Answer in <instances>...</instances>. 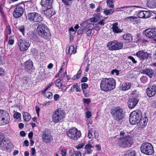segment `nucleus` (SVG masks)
<instances>
[{
    "label": "nucleus",
    "instance_id": "nucleus-61",
    "mask_svg": "<svg viewBox=\"0 0 156 156\" xmlns=\"http://www.w3.org/2000/svg\"><path fill=\"white\" fill-rule=\"evenodd\" d=\"M5 72L4 69L0 67V76H3L5 74Z\"/></svg>",
    "mask_w": 156,
    "mask_h": 156
},
{
    "label": "nucleus",
    "instance_id": "nucleus-45",
    "mask_svg": "<svg viewBox=\"0 0 156 156\" xmlns=\"http://www.w3.org/2000/svg\"><path fill=\"white\" fill-rule=\"evenodd\" d=\"M81 73V70L80 69L78 71L77 74L74 76L73 78V79L74 80L78 79L80 77Z\"/></svg>",
    "mask_w": 156,
    "mask_h": 156
},
{
    "label": "nucleus",
    "instance_id": "nucleus-51",
    "mask_svg": "<svg viewBox=\"0 0 156 156\" xmlns=\"http://www.w3.org/2000/svg\"><path fill=\"white\" fill-rule=\"evenodd\" d=\"M141 82L143 83H145L147 81V78L146 76H142L140 78Z\"/></svg>",
    "mask_w": 156,
    "mask_h": 156
},
{
    "label": "nucleus",
    "instance_id": "nucleus-54",
    "mask_svg": "<svg viewBox=\"0 0 156 156\" xmlns=\"http://www.w3.org/2000/svg\"><path fill=\"white\" fill-rule=\"evenodd\" d=\"M4 138V135L2 133H0V146L2 144V142L3 141V139Z\"/></svg>",
    "mask_w": 156,
    "mask_h": 156
},
{
    "label": "nucleus",
    "instance_id": "nucleus-5",
    "mask_svg": "<svg viewBox=\"0 0 156 156\" xmlns=\"http://www.w3.org/2000/svg\"><path fill=\"white\" fill-rule=\"evenodd\" d=\"M27 20L31 22H39L42 21L43 18L41 14L35 12L28 13L26 16Z\"/></svg>",
    "mask_w": 156,
    "mask_h": 156
},
{
    "label": "nucleus",
    "instance_id": "nucleus-18",
    "mask_svg": "<svg viewBox=\"0 0 156 156\" xmlns=\"http://www.w3.org/2000/svg\"><path fill=\"white\" fill-rule=\"evenodd\" d=\"M136 55L140 59L144 60L147 58L149 54L146 52L140 50L136 53Z\"/></svg>",
    "mask_w": 156,
    "mask_h": 156
},
{
    "label": "nucleus",
    "instance_id": "nucleus-3",
    "mask_svg": "<svg viewBox=\"0 0 156 156\" xmlns=\"http://www.w3.org/2000/svg\"><path fill=\"white\" fill-rule=\"evenodd\" d=\"M65 117L64 112L60 108L55 110L51 115L52 121L55 123H58L62 121Z\"/></svg>",
    "mask_w": 156,
    "mask_h": 156
},
{
    "label": "nucleus",
    "instance_id": "nucleus-33",
    "mask_svg": "<svg viewBox=\"0 0 156 156\" xmlns=\"http://www.w3.org/2000/svg\"><path fill=\"white\" fill-rule=\"evenodd\" d=\"M148 121V119L147 118H144L142 119H140L139 123L140 124V126L141 127H143L144 126H146L147 124Z\"/></svg>",
    "mask_w": 156,
    "mask_h": 156
},
{
    "label": "nucleus",
    "instance_id": "nucleus-53",
    "mask_svg": "<svg viewBox=\"0 0 156 156\" xmlns=\"http://www.w3.org/2000/svg\"><path fill=\"white\" fill-rule=\"evenodd\" d=\"M89 20H90L91 22L96 23L98 20V19L96 17H94L90 19Z\"/></svg>",
    "mask_w": 156,
    "mask_h": 156
},
{
    "label": "nucleus",
    "instance_id": "nucleus-59",
    "mask_svg": "<svg viewBox=\"0 0 156 156\" xmlns=\"http://www.w3.org/2000/svg\"><path fill=\"white\" fill-rule=\"evenodd\" d=\"M66 151L65 149L61 150L60 152V154L62 155V156H66Z\"/></svg>",
    "mask_w": 156,
    "mask_h": 156
},
{
    "label": "nucleus",
    "instance_id": "nucleus-32",
    "mask_svg": "<svg viewBox=\"0 0 156 156\" xmlns=\"http://www.w3.org/2000/svg\"><path fill=\"white\" fill-rule=\"evenodd\" d=\"M66 51L67 53L71 55L72 54H74L76 52V49L73 46L71 45L69 47Z\"/></svg>",
    "mask_w": 156,
    "mask_h": 156
},
{
    "label": "nucleus",
    "instance_id": "nucleus-50",
    "mask_svg": "<svg viewBox=\"0 0 156 156\" xmlns=\"http://www.w3.org/2000/svg\"><path fill=\"white\" fill-rule=\"evenodd\" d=\"M74 87L76 88V91L77 92H80L81 90L80 88V86H78L77 84H74Z\"/></svg>",
    "mask_w": 156,
    "mask_h": 156
},
{
    "label": "nucleus",
    "instance_id": "nucleus-35",
    "mask_svg": "<svg viewBox=\"0 0 156 156\" xmlns=\"http://www.w3.org/2000/svg\"><path fill=\"white\" fill-rule=\"evenodd\" d=\"M63 79L62 77H60L56 81L55 85L59 89L61 88L63 85L61 83V80Z\"/></svg>",
    "mask_w": 156,
    "mask_h": 156
},
{
    "label": "nucleus",
    "instance_id": "nucleus-27",
    "mask_svg": "<svg viewBox=\"0 0 156 156\" xmlns=\"http://www.w3.org/2000/svg\"><path fill=\"white\" fill-rule=\"evenodd\" d=\"M129 121L130 123L132 125H135L139 123L140 120L136 118V117L132 115L130 113L129 115Z\"/></svg>",
    "mask_w": 156,
    "mask_h": 156
},
{
    "label": "nucleus",
    "instance_id": "nucleus-55",
    "mask_svg": "<svg viewBox=\"0 0 156 156\" xmlns=\"http://www.w3.org/2000/svg\"><path fill=\"white\" fill-rule=\"evenodd\" d=\"M27 78L25 76L23 78L22 80V82L23 84H26L27 83Z\"/></svg>",
    "mask_w": 156,
    "mask_h": 156
},
{
    "label": "nucleus",
    "instance_id": "nucleus-2",
    "mask_svg": "<svg viewBox=\"0 0 156 156\" xmlns=\"http://www.w3.org/2000/svg\"><path fill=\"white\" fill-rule=\"evenodd\" d=\"M115 81L113 78H103L100 83V88L103 91H110L115 88Z\"/></svg>",
    "mask_w": 156,
    "mask_h": 156
},
{
    "label": "nucleus",
    "instance_id": "nucleus-58",
    "mask_svg": "<svg viewBox=\"0 0 156 156\" xmlns=\"http://www.w3.org/2000/svg\"><path fill=\"white\" fill-rule=\"evenodd\" d=\"M87 30L86 35L87 36H90L91 34L92 29L90 28Z\"/></svg>",
    "mask_w": 156,
    "mask_h": 156
},
{
    "label": "nucleus",
    "instance_id": "nucleus-26",
    "mask_svg": "<svg viewBox=\"0 0 156 156\" xmlns=\"http://www.w3.org/2000/svg\"><path fill=\"white\" fill-rule=\"evenodd\" d=\"M92 25L93 23H89L88 20L84 21L80 24V26L83 27L84 30H86L90 28Z\"/></svg>",
    "mask_w": 156,
    "mask_h": 156
},
{
    "label": "nucleus",
    "instance_id": "nucleus-57",
    "mask_svg": "<svg viewBox=\"0 0 156 156\" xmlns=\"http://www.w3.org/2000/svg\"><path fill=\"white\" fill-rule=\"evenodd\" d=\"M71 156H81V154L80 151H78L72 154Z\"/></svg>",
    "mask_w": 156,
    "mask_h": 156
},
{
    "label": "nucleus",
    "instance_id": "nucleus-13",
    "mask_svg": "<svg viewBox=\"0 0 156 156\" xmlns=\"http://www.w3.org/2000/svg\"><path fill=\"white\" fill-rule=\"evenodd\" d=\"M42 9V14L44 15L47 18H49L55 14V12L52 9V7L51 8H44Z\"/></svg>",
    "mask_w": 156,
    "mask_h": 156
},
{
    "label": "nucleus",
    "instance_id": "nucleus-25",
    "mask_svg": "<svg viewBox=\"0 0 156 156\" xmlns=\"http://www.w3.org/2000/svg\"><path fill=\"white\" fill-rule=\"evenodd\" d=\"M112 29L115 33L119 34L122 32V30L120 29L118 27V23H114L112 25Z\"/></svg>",
    "mask_w": 156,
    "mask_h": 156
},
{
    "label": "nucleus",
    "instance_id": "nucleus-52",
    "mask_svg": "<svg viewBox=\"0 0 156 156\" xmlns=\"http://www.w3.org/2000/svg\"><path fill=\"white\" fill-rule=\"evenodd\" d=\"M92 25H93V29L95 30H99L100 29L99 27L98 26V24H93Z\"/></svg>",
    "mask_w": 156,
    "mask_h": 156
},
{
    "label": "nucleus",
    "instance_id": "nucleus-19",
    "mask_svg": "<svg viewBox=\"0 0 156 156\" xmlns=\"http://www.w3.org/2000/svg\"><path fill=\"white\" fill-rule=\"evenodd\" d=\"M53 0H41V5L42 8H51Z\"/></svg>",
    "mask_w": 156,
    "mask_h": 156
},
{
    "label": "nucleus",
    "instance_id": "nucleus-34",
    "mask_svg": "<svg viewBox=\"0 0 156 156\" xmlns=\"http://www.w3.org/2000/svg\"><path fill=\"white\" fill-rule=\"evenodd\" d=\"M23 116L24 120L26 122H28L31 118L30 115L27 112H24Z\"/></svg>",
    "mask_w": 156,
    "mask_h": 156
},
{
    "label": "nucleus",
    "instance_id": "nucleus-15",
    "mask_svg": "<svg viewBox=\"0 0 156 156\" xmlns=\"http://www.w3.org/2000/svg\"><path fill=\"white\" fill-rule=\"evenodd\" d=\"M41 137L43 141L46 143L50 142L53 139L51 133L48 132H43Z\"/></svg>",
    "mask_w": 156,
    "mask_h": 156
},
{
    "label": "nucleus",
    "instance_id": "nucleus-29",
    "mask_svg": "<svg viewBox=\"0 0 156 156\" xmlns=\"http://www.w3.org/2000/svg\"><path fill=\"white\" fill-rule=\"evenodd\" d=\"M85 151L84 155L86 154L91 153L93 151V147L91 144H87L84 147Z\"/></svg>",
    "mask_w": 156,
    "mask_h": 156
},
{
    "label": "nucleus",
    "instance_id": "nucleus-1",
    "mask_svg": "<svg viewBox=\"0 0 156 156\" xmlns=\"http://www.w3.org/2000/svg\"><path fill=\"white\" fill-rule=\"evenodd\" d=\"M120 136L118 139L117 144L120 147H130L133 143V138L127 136L123 131H121Z\"/></svg>",
    "mask_w": 156,
    "mask_h": 156
},
{
    "label": "nucleus",
    "instance_id": "nucleus-39",
    "mask_svg": "<svg viewBox=\"0 0 156 156\" xmlns=\"http://www.w3.org/2000/svg\"><path fill=\"white\" fill-rule=\"evenodd\" d=\"M124 156H136V153L135 151H128L125 154Z\"/></svg>",
    "mask_w": 156,
    "mask_h": 156
},
{
    "label": "nucleus",
    "instance_id": "nucleus-7",
    "mask_svg": "<svg viewBox=\"0 0 156 156\" xmlns=\"http://www.w3.org/2000/svg\"><path fill=\"white\" fill-rule=\"evenodd\" d=\"M111 113L114 119L118 121L122 119L124 116L122 109L119 108L113 109Z\"/></svg>",
    "mask_w": 156,
    "mask_h": 156
},
{
    "label": "nucleus",
    "instance_id": "nucleus-12",
    "mask_svg": "<svg viewBox=\"0 0 156 156\" xmlns=\"http://www.w3.org/2000/svg\"><path fill=\"white\" fill-rule=\"evenodd\" d=\"M143 34L148 38H153L156 36V27L147 29L144 31Z\"/></svg>",
    "mask_w": 156,
    "mask_h": 156
},
{
    "label": "nucleus",
    "instance_id": "nucleus-38",
    "mask_svg": "<svg viewBox=\"0 0 156 156\" xmlns=\"http://www.w3.org/2000/svg\"><path fill=\"white\" fill-rule=\"evenodd\" d=\"M115 2L114 0H108L107 1V4L109 8H113L114 6V3Z\"/></svg>",
    "mask_w": 156,
    "mask_h": 156
},
{
    "label": "nucleus",
    "instance_id": "nucleus-48",
    "mask_svg": "<svg viewBox=\"0 0 156 156\" xmlns=\"http://www.w3.org/2000/svg\"><path fill=\"white\" fill-rule=\"evenodd\" d=\"M155 0H147V4L151 5L152 7H154V4Z\"/></svg>",
    "mask_w": 156,
    "mask_h": 156
},
{
    "label": "nucleus",
    "instance_id": "nucleus-63",
    "mask_svg": "<svg viewBox=\"0 0 156 156\" xmlns=\"http://www.w3.org/2000/svg\"><path fill=\"white\" fill-rule=\"evenodd\" d=\"M128 58L131 60L133 63L135 64L137 63V61L132 56H129L128 57Z\"/></svg>",
    "mask_w": 156,
    "mask_h": 156
},
{
    "label": "nucleus",
    "instance_id": "nucleus-30",
    "mask_svg": "<svg viewBox=\"0 0 156 156\" xmlns=\"http://www.w3.org/2000/svg\"><path fill=\"white\" fill-rule=\"evenodd\" d=\"M142 73L146 74L150 77L151 78L153 76L154 72L152 69L147 68L143 70L142 71Z\"/></svg>",
    "mask_w": 156,
    "mask_h": 156
},
{
    "label": "nucleus",
    "instance_id": "nucleus-22",
    "mask_svg": "<svg viewBox=\"0 0 156 156\" xmlns=\"http://www.w3.org/2000/svg\"><path fill=\"white\" fill-rule=\"evenodd\" d=\"M24 66L25 70L30 72L33 68V63L31 61L28 60L25 63Z\"/></svg>",
    "mask_w": 156,
    "mask_h": 156
},
{
    "label": "nucleus",
    "instance_id": "nucleus-4",
    "mask_svg": "<svg viewBox=\"0 0 156 156\" xmlns=\"http://www.w3.org/2000/svg\"><path fill=\"white\" fill-rule=\"evenodd\" d=\"M37 31L39 35L44 38H47L50 35V33L48 27L44 24L38 25Z\"/></svg>",
    "mask_w": 156,
    "mask_h": 156
},
{
    "label": "nucleus",
    "instance_id": "nucleus-6",
    "mask_svg": "<svg viewBox=\"0 0 156 156\" xmlns=\"http://www.w3.org/2000/svg\"><path fill=\"white\" fill-rule=\"evenodd\" d=\"M140 149L142 153L147 155H151L154 152L153 146L149 143H145L142 144Z\"/></svg>",
    "mask_w": 156,
    "mask_h": 156
},
{
    "label": "nucleus",
    "instance_id": "nucleus-14",
    "mask_svg": "<svg viewBox=\"0 0 156 156\" xmlns=\"http://www.w3.org/2000/svg\"><path fill=\"white\" fill-rule=\"evenodd\" d=\"M146 92L149 97H152L156 93V85H153L149 86L146 89Z\"/></svg>",
    "mask_w": 156,
    "mask_h": 156
},
{
    "label": "nucleus",
    "instance_id": "nucleus-16",
    "mask_svg": "<svg viewBox=\"0 0 156 156\" xmlns=\"http://www.w3.org/2000/svg\"><path fill=\"white\" fill-rule=\"evenodd\" d=\"M1 145L3 150L5 151L10 150L13 148L12 144L9 141L5 140H4Z\"/></svg>",
    "mask_w": 156,
    "mask_h": 156
},
{
    "label": "nucleus",
    "instance_id": "nucleus-44",
    "mask_svg": "<svg viewBox=\"0 0 156 156\" xmlns=\"http://www.w3.org/2000/svg\"><path fill=\"white\" fill-rule=\"evenodd\" d=\"M28 6L30 8L31 10H34L36 8V7L35 6L34 4L31 2H30L27 3Z\"/></svg>",
    "mask_w": 156,
    "mask_h": 156
},
{
    "label": "nucleus",
    "instance_id": "nucleus-60",
    "mask_svg": "<svg viewBox=\"0 0 156 156\" xmlns=\"http://www.w3.org/2000/svg\"><path fill=\"white\" fill-rule=\"evenodd\" d=\"M88 137L89 139H91L93 137V135L92 134V131L91 130H89L88 132V134L87 136Z\"/></svg>",
    "mask_w": 156,
    "mask_h": 156
},
{
    "label": "nucleus",
    "instance_id": "nucleus-11",
    "mask_svg": "<svg viewBox=\"0 0 156 156\" xmlns=\"http://www.w3.org/2000/svg\"><path fill=\"white\" fill-rule=\"evenodd\" d=\"M18 44L20 50L23 51L28 49L30 46V42L28 40L21 39L18 41Z\"/></svg>",
    "mask_w": 156,
    "mask_h": 156
},
{
    "label": "nucleus",
    "instance_id": "nucleus-64",
    "mask_svg": "<svg viewBox=\"0 0 156 156\" xmlns=\"http://www.w3.org/2000/svg\"><path fill=\"white\" fill-rule=\"evenodd\" d=\"M84 146V144L83 143H82L78 144L76 146V147L78 149H79L82 148Z\"/></svg>",
    "mask_w": 156,
    "mask_h": 156
},
{
    "label": "nucleus",
    "instance_id": "nucleus-37",
    "mask_svg": "<svg viewBox=\"0 0 156 156\" xmlns=\"http://www.w3.org/2000/svg\"><path fill=\"white\" fill-rule=\"evenodd\" d=\"M44 95V96L48 99H51L52 98L53 94L51 92H45L42 93Z\"/></svg>",
    "mask_w": 156,
    "mask_h": 156
},
{
    "label": "nucleus",
    "instance_id": "nucleus-40",
    "mask_svg": "<svg viewBox=\"0 0 156 156\" xmlns=\"http://www.w3.org/2000/svg\"><path fill=\"white\" fill-rule=\"evenodd\" d=\"M53 85V83H51L48 84L47 86H46L44 89L42 90L41 92L42 93H44L46 92L47 90H49L50 89L51 87Z\"/></svg>",
    "mask_w": 156,
    "mask_h": 156
},
{
    "label": "nucleus",
    "instance_id": "nucleus-47",
    "mask_svg": "<svg viewBox=\"0 0 156 156\" xmlns=\"http://www.w3.org/2000/svg\"><path fill=\"white\" fill-rule=\"evenodd\" d=\"M65 5L69 6L71 4V0H62Z\"/></svg>",
    "mask_w": 156,
    "mask_h": 156
},
{
    "label": "nucleus",
    "instance_id": "nucleus-9",
    "mask_svg": "<svg viewBox=\"0 0 156 156\" xmlns=\"http://www.w3.org/2000/svg\"><path fill=\"white\" fill-rule=\"evenodd\" d=\"M107 46L110 50H115L121 49L123 44L122 42L114 41L109 42L107 44Z\"/></svg>",
    "mask_w": 156,
    "mask_h": 156
},
{
    "label": "nucleus",
    "instance_id": "nucleus-56",
    "mask_svg": "<svg viewBox=\"0 0 156 156\" xmlns=\"http://www.w3.org/2000/svg\"><path fill=\"white\" fill-rule=\"evenodd\" d=\"M20 116L21 114L18 112L15 113L13 115L14 118L16 119H18L19 118H20Z\"/></svg>",
    "mask_w": 156,
    "mask_h": 156
},
{
    "label": "nucleus",
    "instance_id": "nucleus-46",
    "mask_svg": "<svg viewBox=\"0 0 156 156\" xmlns=\"http://www.w3.org/2000/svg\"><path fill=\"white\" fill-rule=\"evenodd\" d=\"M81 73V70L80 69L78 71L77 74L74 76L73 78V79L74 80L78 79L80 77Z\"/></svg>",
    "mask_w": 156,
    "mask_h": 156
},
{
    "label": "nucleus",
    "instance_id": "nucleus-21",
    "mask_svg": "<svg viewBox=\"0 0 156 156\" xmlns=\"http://www.w3.org/2000/svg\"><path fill=\"white\" fill-rule=\"evenodd\" d=\"M139 99L137 98H131L128 101V105L131 109L133 108L138 102Z\"/></svg>",
    "mask_w": 156,
    "mask_h": 156
},
{
    "label": "nucleus",
    "instance_id": "nucleus-10",
    "mask_svg": "<svg viewBox=\"0 0 156 156\" xmlns=\"http://www.w3.org/2000/svg\"><path fill=\"white\" fill-rule=\"evenodd\" d=\"M10 120L9 114L3 110H0V125H5L8 123Z\"/></svg>",
    "mask_w": 156,
    "mask_h": 156
},
{
    "label": "nucleus",
    "instance_id": "nucleus-8",
    "mask_svg": "<svg viewBox=\"0 0 156 156\" xmlns=\"http://www.w3.org/2000/svg\"><path fill=\"white\" fill-rule=\"evenodd\" d=\"M66 133L69 138L74 140H77L81 136L80 132L75 128H73L70 129Z\"/></svg>",
    "mask_w": 156,
    "mask_h": 156
},
{
    "label": "nucleus",
    "instance_id": "nucleus-24",
    "mask_svg": "<svg viewBox=\"0 0 156 156\" xmlns=\"http://www.w3.org/2000/svg\"><path fill=\"white\" fill-rule=\"evenodd\" d=\"M138 17L136 16H130L126 17L125 19L126 21H128L129 22L133 23V24H136L138 21Z\"/></svg>",
    "mask_w": 156,
    "mask_h": 156
},
{
    "label": "nucleus",
    "instance_id": "nucleus-36",
    "mask_svg": "<svg viewBox=\"0 0 156 156\" xmlns=\"http://www.w3.org/2000/svg\"><path fill=\"white\" fill-rule=\"evenodd\" d=\"M123 38L125 40L128 41H130L132 40V37L131 35L129 34H126L124 35L123 36Z\"/></svg>",
    "mask_w": 156,
    "mask_h": 156
},
{
    "label": "nucleus",
    "instance_id": "nucleus-42",
    "mask_svg": "<svg viewBox=\"0 0 156 156\" xmlns=\"http://www.w3.org/2000/svg\"><path fill=\"white\" fill-rule=\"evenodd\" d=\"M14 37L13 36H11L9 38L8 44L10 45H12L14 44Z\"/></svg>",
    "mask_w": 156,
    "mask_h": 156
},
{
    "label": "nucleus",
    "instance_id": "nucleus-41",
    "mask_svg": "<svg viewBox=\"0 0 156 156\" xmlns=\"http://www.w3.org/2000/svg\"><path fill=\"white\" fill-rule=\"evenodd\" d=\"M131 94L133 98H132L138 99V94L137 91L135 90L132 91L131 92Z\"/></svg>",
    "mask_w": 156,
    "mask_h": 156
},
{
    "label": "nucleus",
    "instance_id": "nucleus-20",
    "mask_svg": "<svg viewBox=\"0 0 156 156\" xmlns=\"http://www.w3.org/2000/svg\"><path fill=\"white\" fill-rule=\"evenodd\" d=\"M151 14L149 11H142L139 12L138 15L139 17L140 18H147L151 16Z\"/></svg>",
    "mask_w": 156,
    "mask_h": 156
},
{
    "label": "nucleus",
    "instance_id": "nucleus-49",
    "mask_svg": "<svg viewBox=\"0 0 156 156\" xmlns=\"http://www.w3.org/2000/svg\"><path fill=\"white\" fill-rule=\"evenodd\" d=\"M18 29L24 35L25 34V28L23 26H20L18 27Z\"/></svg>",
    "mask_w": 156,
    "mask_h": 156
},
{
    "label": "nucleus",
    "instance_id": "nucleus-23",
    "mask_svg": "<svg viewBox=\"0 0 156 156\" xmlns=\"http://www.w3.org/2000/svg\"><path fill=\"white\" fill-rule=\"evenodd\" d=\"M131 84L128 82H123L120 85V89L123 91L127 90L130 88Z\"/></svg>",
    "mask_w": 156,
    "mask_h": 156
},
{
    "label": "nucleus",
    "instance_id": "nucleus-17",
    "mask_svg": "<svg viewBox=\"0 0 156 156\" xmlns=\"http://www.w3.org/2000/svg\"><path fill=\"white\" fill-rule=\"evenodd\" d=\"M23 8L20 6H17L13 12V15L16 18L21 16L23 14Z\"/></svg>",
    "mask_w": 156,
    "mask_h": 156
},
{
    "label": "nucleus",
    "instance_id": "nucleus-28",
    "mask_svg": "<svg viewBox=\"0 0 156 156\" xmlns=\"http://www.w3.org/2000/svg\"><path fill=\"white\" fill-rule=\"evenodd\" d=\"M136 7L138 8L139 7L134 5L124 6V12L126 13H130Z\"/></svg>",
    "mask_w": 156,
    "mask_h": 156
},
{
    "label": "nucleus",
    "instance_id": "nucleus-43",
    "mask_svg": "<svg viewBox=\"0 0 156 156\" xmlns=\"http://www.w3.org/2000/svg\"><path fill=\"white\" fill-rule=\"evenodd\" d=\"M114 10L113 9H106L104 11V13L105 15L108 16L110 14H112Z\"/></svg>",
    "mask_w": 156,
    "mask_h": 156
},
{
    "label": "nucleus",
    "instance_id": "nucleus-62",
    "mask_svg": "<svg viewBox=\"0 0 156 156\" xmlns=\"http://www.w3.org/2000/svg\"><path fill=\"white\" fill-rule=\"evenodd\" d=\"M111 73L112 74H115L116 75H118L119 74V72L116 69H113L111 71Z\"/></svg>",
    "mask_w": 156,
    "mask_h": 156
},
{
    "label": "nucleus",
    "instance_id": "nucleus-31",
    "mask_svg": "<svg viewBox=\"0 0 156 156\" xmlns=\"http://www.w3.org/2000/svg\"><path fill=\"white\" fill-rule=\"evenodd\" d=\"M131 114L132 115L135 116L137 119H138L140 120L141 118L142 113L139 110H136L133 111Z\"/></svg>",
    "mask_w": 156,
    "mask_h": 156
}]
</instances>
